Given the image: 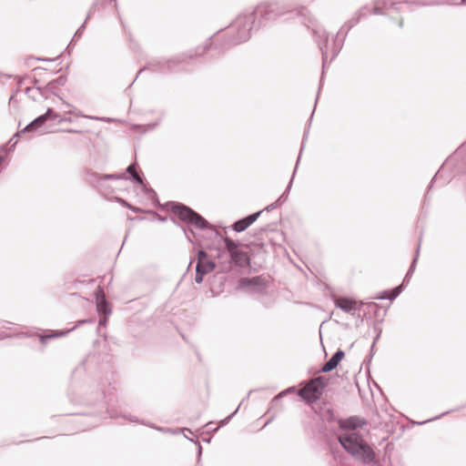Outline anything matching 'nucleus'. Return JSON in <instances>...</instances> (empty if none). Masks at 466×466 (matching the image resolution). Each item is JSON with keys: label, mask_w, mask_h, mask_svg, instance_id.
<instances>
[{"label": "nucleus", "mask_w": 466, "mask_h": 466, "mask_svg": "<svg viewBox=\"0 0 466 466\" xmlns=\"http://www.w3.org/2000/svg\"><path fill=\"white\" fill-rule=\"evenodd\" d=\"M288 12L289 10L278 2L260 4L253 12L248 15H240L233 21L229 27V32L233 35L219 46L217 45L213 46V42H211L206 44L203 47H198L195 54H183L168 60L150 62L147 66L138 71L136 78L146 69H151L154 72L161 74L172 73L177 71L178 66L185 63L187 58L219 55L231 46L248 41L251 36L252 30L259 29L268 22L275 20L277 17Z\"/></svg>", "instance_id": "obj_1"}, {"label": "nucleus", "mask_w": 466, "mask_h": 466, "mask_svg": "<svg viewBox=\"0 0 466 466\" xmlns=\"http://www.w3.org/2000/svg\"><path fill=\"white\" fill-rule=\"evenodd\" d=\"M408 2H393L392 0H375L374 6L370 9L368 6H363L350 19L338 32L335 39L333 40L332 46L330 49L331 56L329 63L338 56L342 48L343 38L345 37L348 31L356 25L361 18L366 17L370 14L374 15H385V11L393 10L400 12L404 6H408ZM314 35L318 38V45L322 55V74L327 67L329 62V36L325 29L323 28H313Z\"/></svg>", "instance_id": "obj_2"}, {"label": "nucleus", "mask_w": 466, "mask_h": 466, "mask_svg": "<svg viewBox=\"0 0 466 466\" xmlns=\"http://www.w3.org/2000/svg\"><path fill=\"white\" fill-rule=\"evenodd\" d=\"M338 441L342 448L355 460L364 465L380 466L376 460V453L363 437L351 431L338 436Z\"/></svg>", "instance_id": "obj_3"}, {"label": "nucleus", "mask_w": 466, "mask_h": 466, "mask_svg": "<svg viewBox=\"0 0 466 466\" xmlns=\"http://www.w3.org/2000/svg\"><path fill=\"white\" fill-rule=\"evenodd\" d=\"M165 207L170 210L179 221L188 226H194L198 229H210L218 235V231L213 225L188 206L180 202L168 201L165 204Z\"/></svg>", "instance_id": "obj_4"}, {"label": "nucleus", "mask_w": 466, "mask_h": 466, "mask_svg": "<svg viewBox=\"0 0 466 466\" xmlns=\"http://www.w3.org/2000/svg\"><path fill=\"white\" fill-rule=\"evenodd\" d=\"M328 384L324 376H318L310 380L303 388L299 390V397L308 404L315 405L320 399L323 390Z\"/></svg>", "instance_id": "obj_5"}, {"label": "nucleus", "mask_w": 466, "mask_h": 466, "mask_svg": "<svg viewBox=\"0 0 466 466\" xmlns=\"http://www.w3.org/2000/svg\"><path fill=\"white\" fill-rule=\"evenodd\" d=\"M86 183L95 187L102 195L108 198L113 190H107L104 188L105 180L108 179H127L126 174H110L101 176L96 172L88 171L85 177Z\"/></svg>", "instance_id": "obj_6"}, {"label": "nucleus", "mask_w": 466, "mask_h": 466, "mask_svg": "<svg viewBox=\"0 0 466 466\" xmlns=\"http://www.w3.org/2000/svg\"><path fill=\"white\" fill-rule=\"evenodd\" d=\"M225 248L230 256L231 261L239 267L249 265V257L247 252L239 249V245L228 237L224 238Z\"/></svg>", "instance_id": "obj_7"}, {"label": "nucleus", "mask_w": 466, "mask_h": 466, "mask_svg": "<svg viewBox=\"0 0 466 466\" xmlns=\"http://www.w3.org/2000/svg\"><path fill=\"white\" fill-rule=\"evenodd\" d=\"M216 268V263L208 258V253L204 249L198 251V262L196 265L195 281L200 284L203 278L208 273L212 272Z\"/></svg>", "instance_id": "obj_8"}, {"label": "nucleus", "mask_w": 466, "mask_h": 466, "mask_svg": "<svg viewBox=\"0 0 466 466\" xmlns=\"http://www.w3.org/2000/svg\"><path fill=\"white\" fill-rule=\"evenodd\" d=\"M312 409L322 420H326L329 422H332L335 420L338 421L339 418H337L335 411L333 410L329 403L326 401H323L321 403H316L315 405L312 406Z\"/></svg>", "instance_id": "obj_9"}, {"label": "nucleus", "mask_w": 466, "mask_h": 466, "mask_svg": "<svg viewBox=\"0 0 466 466\" xmlns=\"http://www.w3.org/2000/svg\"><path fill=\"white\" fill-rule=\"evenodd\" d=\"M463 153L464 146L455 151L446 161V165L455 166L457 173H466V157L463 156Z\"/></svg>", "instance_id": "obj_10"}, {"label": "nucleus", "mask_w": 466, "mask_h": 466, "mask_svg": "<svg viewBox=\"0 0 466 466\" xmlns=\"http://www.w3.org/2000/svg\"><path fill=\"white\" fill-rule=\"evenodd\" d=\"M267 286L266 279L261 276L252 278H241L239 280L240 288L252 287L255 292H261Z\"/></svg>", "instance_id": "obj_11"}, {"label": "nucleus", "mask_w": 466, "mask_h": 466, "mask_svg": "<svg viewBox=\"0 0 466 466\" xmlns=\"http://www.w3.org/2000/svg\"><path fill=\"white\" fill-rule=\"evenodd\" d=\"M366 420L364 419H360L358 416H350L347 419H338L339 427L341 430L346 431H355L358 428H361L366 425Z\"/></svg>", "instance_id": "obj_12"}, {"label": "nucleus", "mask_w": 466, "mask_h": 466, "mask_svg": "<svg viewBox=\"0 0 466 466\" xmlns=\"http://www.w3.org/2000/svg\"><path fill=\"white\" fill-rule=\"evenodd\" d=\"M46 123L45 117L42 116L35 118L31 123H29L26 127H25L20 132H17L14 137L10 139V142H13V146L17 143V138L20 137V134L30 133L38 130L40 127L44 126Z\"/></svg>", "instance_id": "obj_13"}, {"label": "nucleus", "mask_w": 466, "mask_h": 466, "mask_svg": "<svg viewBox=\"0 0 466 466\" xmlns=\"http://www.w3.org/2000/svg\"><path fill=\"white\" fill-rule=\"evenodd\" d=\"M334 304L337 308L347 313L360 309V308L357 306L356 300L348 297L335 298Z\"/></svg>", "instance_id": "obj_14"}, {"label": "nucleus", "mask_w": 466, "mask_h": 466, "mask_svg": "<svg viewBox=\"0 0 466 466\" xmlns=\"http://www.w3.org/2000/svg\"><path fill=\"white\" fill-rule=\"evenodd\" d=\"M345 353L342 350H338L332 357L324 363V365L320 368L319 372L327 373L333 370H335L339 363L343 360Z\"/></svg>", "instance_id": "obj_15"}, {"label": "nucleus", "mask_w": 466, "mask_h": 466, "mask_svg": "<svg viewBox=\"0 0 466 466\" xmlns=\"http://www.w3.org/2000/svg\"><path fill=\"white\" fill-rule=\"evenodd\" d=\"M96 309L99 314L107 317L111 313V308L107 300L106 299V296L104 291L99 289L96 292Z\"/></svg>", "instance_id": "obj_16"}, {"label": "nucleus", "mask_w": 466, "mask_h": 466, "mask_svg": "<svg viewBox=\"0 0 466 466\" xmlns=\"http://www.w3.org/2000/svg\"><path fill=\"white\" fill-rule=\"evenodd\" d=\"M66 82V77L64 76H58L56 79L50 81L45 87L37 86L38 92L44 96L46 92H50L56 95V90L59 86H64Z\"/></svg>", "instance_id": "obj_17"}, {"label": "nucleus", "mask_w": 466, "mask_h": 466, "mask_svg": "<svg viewBox=\"0 0 466 466\" xmlns=\"http://www.w3.org/2000/svg\"><path fill=\"white\" fill-rule=\"evenodd\" d=\"M127 177V179L139 184L141 186H145L144 178L142 174L137 171V162L131 163L126 169L124 173Z\"/></svg>", "instance_id": "obj_18"}, {"label": "nucleus", "mask_w": 466, "mask_h": 466, "mask_svg": "<svg viewBox=\"0 0 466 466\" xmlns=\"http://www.w3.org/2000/svg\"><path fill=\"white\" fill-rule=\"evenodd\" d=\"M85 323H94V319H86L78 320L77 324L76 326H74L72 329H66L65 331H56V332H54V333H52L50 335H46V336H41L40 340H41V342L45 343L47 339H50L52 338H58V337L66 336L70 331L74 330L76 327L83 325Z\"/></svg>", "instance_id": "obj_19"}, {"label": "nucleus", "mask_w": 466, "mask_h": 466, "mask_svg": "<svg viewBox=\"0 0 466 466\" xmlns=\"http://www.w3.org/2000/svg\"><path fill=\"white\" fill-rule=\"evenodd\" d=\"M402 289H403V284L395 287L391 290L383 291L381 293V295L378 297V299L393 300L400 294Z\"/></svg>", "instance_id": "obj_20"}, {"label": "nucleus", "mask_w": 466, "mask_h": 466, "mask_svg": "<svg viewBox=\"0 0 466 466\" xmlns=\"http://www.w3.org/2000/svg\"><path fill=\"white\" fill-rule=\"evenodd\" d=\"M293 391H294V388L290 387V388L287 389L286 390L279 392L277 396H275L270 402V408L268 409V413H270L271 410H273L274 409H277V410H280L281 407H279V408L278 407L280 399L283 396H285L287 393L293 392Z\"/></svg>", "instance_id": "obj_21"}, {"label": "nucleus", "mask_w": 466, "mask_h": 466, "mask_svg": "<svg viewBox=\"0 0 466 466\" xmlns=\"http://www.w3.org/2000/svg\"><path fill=\"white\" fill-rule=\"evenodd\" d=\"M170 219L172 220V222L177 225V227H180L181 229L183 230L187 239L193 243V239H192V236H195V232L193 231L192 228H190L189 227H184V226H181V224L175 218H170Z\"/></svg>", "instance_id": "obj_22"}, {"label": "nucleus", "mask_w": 466, "mask_h": 466, "mask_svg": "<svg viewBox=\"0 0 466 466\" xmlns=\"http://www.w3.org/2000/svg\"><path fill=\"white\" fill-rule=\"evenodd\" d=\"M248 227H249V225L248 224L246 218H243L241 219L237 220L232 225V229L236 232H242V231L246 230Z\"/></svg>", "instance_id": "obj_23"}, {"label": "nucleus", "mask_w": 466, "mask_h": 466, "mask_svg": "<svg viewBox=\"0 0 466 466\" xmlns=\"http://www.w3.org/2000/svg\"><path fill=\"white\" fill-rule=\"evenodd\" d=\"M96 5V3L93 4V5L91 6V8L89 10V13H88V15H87L86 20H87L89 18V16H90V14L95 11ZM86 21H85L84 24L76 30V32L75 33V35L73 36L72 41H74L75 39H78L81 36V35L83 33V29H84V27L86 25Z\"/></svg>", "instance_id": "obj_24"}, {"label": "nucleus", "mask_w": 466, "mask_h": 466, "mask_svg": "<svg viewBox=\"0 0 466 466\" xmlns=\"http://www.w3.org/2000/svg\"><path fill=\"white\" fill-rule=\"evenodd\" d=\"M292 181H293V177L290 179L286 190L284 191V193L276 200V203L278 204V206H281L284 202H286L287 200V198H288V194L290 190V187H291V184H292Z\"/></svg>", "instance_id": "obj_25"}, {"label": "nucleus", "mask_w": 466, "mask_h": 466, "mask_svg": "<svg viewBox=\"0 0 466 466\" xmlns=\"http://www.w3.org/2000/svg\"><path fill=\"white\" fill-rule=\"evenodd\" d=\"M292 181H293V177L290 179L286 190L284 191V193L276 200V203L278 204V206H281L284 202H286L287 200V198H288V194L290 190V187H291V184H292Z\"/></svg>", "instance_id": "obj_26"}, {"label": "nucleus", "mask_w": 466, "mask_h": 466, "mask_svg": "<svg viewBox=\"0 0 466 466\" xmlns=\"http://www.w3.org/2000/svg\"><path fill=\"white\" fill-rule=\"evenodd\" d=\"M292 181H293V177L290 179L286 190L284 191V193L276 200V203L278 204V206H281L284 202H286L287 200V198H288V194L290 190V187H291V184H292Z\"/></svg>", "instance_id": "obj_27"}, {"label": "nucleus", "mask_w": 466, "mask_h": 466, "mask_svg": "<svg viewBox=\"0 0 466 466\" xmlns=\"http://www.w3.org/2000/svg\"><path fill=\"white\" fill-rule=\"evenodd\" d=\"M292 181H293V177L290 179L286 190L284 191V193L276 200V203L278 204V206H281L284 202H286L287 200V198H288V194L290 190V187H291V184H292Z\"/></svg>", "instance_id": "obj_28"}, {"label": "nucleus", "mask_w": 466, "mask_h": 466, "mask_svg": "<svg viewBox=\"0 0 466 466\" xmlns=\"http://www.w3.org/2000/svg\"><path fill=\"white\" fill-rule=\"evenodd\" d=\"M41 116L45 117L46 122L48 120H56L57 118L60 117V116L57 113H56L52 108H47L46 112Z\"/></svg>", "instance_id": "obj_29"}, {"label": "nucleus", "mask_w": 466, "mask_h": 466, "mask_svg": "<svg viewBox=\"0 0 466 466\" xmlns=\"http://www.w3.org/2000/svg\"><path fill=\"white\" fill-rule=\"evenodd\" d=\"M263 212V210H259L256 213H253V214H250L247 217H245L248 224L250 226L251 224H253L258 218L259 216L261 215V213Z\"/></svg>", "instance_id": "obj_30"}, {"label": "nucleus", "mask_w": 466, "mask_h": 466, "mask_svg": "<svg viewBox=\"0 0 466 466\" xmlns=\"http://www.w3.org/2000/svg\"><path fill=\"white\" fill-rule=\"evenodd\" d=\"M238 410V408H237L236 410L234 412H232L230 415H228L227 418H225L224 420H220L218 427L213 429L212 431H217L219 427H223L226 424H228L230 421V420L232 419V417L237 413Z\"/></svg>", "instance_id": "obj_31"}, {"label": "nucleus", "mask_w": 466, "mask_h": 466, "mask_svg": "<svg viewBox=\"0 0 466 466\" xmlns=\"http://www.w3.org/2000/svg\"><path fill=\"white\" fill-rule=\"evenodd\" d=\"M420 244L418 245V248L416 249L415 258H413L411 265L410 266V268H409L410 272H414V270H415L418 256L420 253Z\"/></svg>", "instance_id": "obj_32"}, {"label": "nucleus", "mask_w": 466, "mask_h": 466, "mask_svg": "<svg viewBox=\"0 0 466 466\" xmlns=\"http://www.w3.org/2000/svg\"><path fill=\"white\" fill-rule=\"evenodd\" d=\"M367 306H368L369 311H373V314L375 316L378 315V313H377V309H379L378 304H376L374 302H370V303H368Z\"/></svg>", "instance_id": "obj_33"}, {"label": "nucleus", "mask_w": 466, "mask_h": 466, "mask_svg": "<svg viewBox=\"0 0 466 466\" xmlns=\"http://www.w3.org/2000/svg\"><path fill=\"white\" fill-rule=\"evenodd\" d=\"M116 201L121 204L123 207L127 208H129L130 205L127 201H126L125 199L123 198H116Z\"/></svg>", "instance_id": "obj_34"}, {"label": "nucleus", "mask_w": 466, "mask_h": 466, "mask_svg": "<svg viewBox=\"0 0 466 466\" xmlns=\"http://www.w3.org/2000/svg\"><path fill=\"white\" fill-rule=\"evenodd\" d=\"M278 207H279V206H278V204H277V203H276V201H275L274 203H271L270 205L267 206V207L263 209V211H264V210H266V211L269 212V211H271V210H273V209L277 208Z\"/></svg>", "instance_id": "obj_35"}, {"label": "nucleus", "mask_w": 466, "mask_h": 466, "mask_svg": "<svg viewBox=\"0 0 466 466\" xmlns=\"http://www.w3.org/2000/svg\"><path fill=\"white\" fill-rule=\"evenodd\" d=\"M147 213H151V214H154L157 217L158 220L161 221V222H164V221H167V217H161L160 215L157 214L156 212L154 211H147Z\"/></svg>", "instance_id": "obj_36"}, {"label": "nucleus", "mask_w": 466, "mask_h": 466, "mask_svg": "<svg viewBox=\"0 0 466 466\" xmlns=\"http://www.w3.org/2000/svg\"><path fill=\"white\" fill-rule=\"evenodd\" d=\"M443 170V166L441 167V169H439V171L435 174V176L432 177L431 181V185L429 187V189L431 188V185L433 184V182L438 178V176L441 174V172Z\"/></svg>", "instance_id": "obj_37"}, {"label": "nucleus", "mask_w": 466, "mask_h": 466, "mask_svg": "<svg viewBox=\"0 0 466 466\" xmlns=\"http://www.w3.org/2000/svg\"><path fill=\"white\" fill-rule=\"evenodd\" d=\"M130 210H132L133 212L135 213H141V212H145L142 208H137V207H135V206H132L130 205L129 208Z\"/></svg>", "instance_id": "obj_38"}, {"label": "nucleus", "mask_w": 466, "mask_h": 466, "mask_svg": "<svg viewBox=\"0 0 466 466\" xmlns=\"http://www.w3.org/2000/svg\"><path fill=\"white\" fill-rule=\"evenodd\" d=\"M380 338V333L376 336V338L374 339L373 340V343H372V346H371V350H370V358L372 357V354H373V350H374V347H375V343L376 341L379 339Z\"/></svg>", "instance_id": "obj_39"}, {"label": "nucleus", "mask_w": 466, "mask_h": 466, "mask_svg": "<svg viewBox=\"0 0 466 466\" xmlns=\"http://www.w3.org/2000/svg\"><path fill=\"white\" fill-rule=\"evenodd\" d=\"M71 121H72V120H71V118H70V117H61V116H60L57 122H58V123H62V122H71Z\"/></svg>", "instance_id": "obj_40"}, {"label": "nucleus", "mask_w": 466, "mask_h": 466, "mask_svg": "<svg viewBox=\"0 0 466 466\" xmlns=\"http://www.w3.org/2000/svg\"><path fill=\"white\" fill-rule=\"evenodd\" d=\"M412 273H413V272H410V270H408L407 274H406V275H405V277H404L403 283H404V282H406V281H407V282L409 281V279H410V278L411 277Z\"/></svg>", "instance_id": "obj_41"}, {"label": "nucleus", "mask_w": 466, "mask_h": 466, "mask_svg": "<svg viewBox=\"0 0 466 466\" xmlns=\"http://www.w3.org/2000/svg\"><path fill=\"white\" fill-rule=\"evenodd\" d=\"M104 188H105V189H107V190H113V189L111 188V187H109V186L106 184V180H105Z\"/></svg>", "instance_id": "obj_42"}, {"label": "nucleus", "mask_w": 466, "mask_h": 466, "mask_svg": "<svg viewBox=\"0 0 466 466\" xmlns=\"http://www.w3.org/2000/svg\"><path fill=\"white\" fill-rule=\"evenodd\" d=\"M32 90H33V88H32V87H26V88L25 89V94H27V95H29V94H30V92H31Z\"/></svg>", "instance_id": "obj_43"}, {"label": "nucleus", "mask_w": 466, "mask_h": 466, "mask_svg": "<svg viewBox=\"0 0 466 466\" xmlns=\"http://www.w3.org/2000/svg\"><path fill=\"white\" fill-rule=\"evenodd\" d=\"M303 148H304V142H302L301 148H300V153H299V157H298L297 164H298V163H299V161L300 154H301V151L303 150Z\"/></svg>", "instance_id": "obj_44"}, {"label": "nucleus", "mask_w": 466, "mask_h": 466, "mask_svg": "<svg viewBox=\"0 0 466 466\" xmlns=\"http://www.w3.org/2000/svg\"><path fill=\"white\" fill-rule=\"evenodd\" d=\"M212 424H213L212 422H208V423L206 424V427L208 428V431H211V429H212V426H211V425H212Z\"/></svg>", "instance_id": "obj_45"}, {"label": "nucleus", "mask_w": 466, "mask_h": 466, "mask_svg": "<svg viewBox=\"0 0 466 466\" xmlns=\"http://www.w3.org/2000/svg\"><path fill=\"white\" fill-rule=\"evenodd\" d=\"M106 323V318L104 319L99 320V325H104Z\"/></svg>", "instance_id": "obj_46"}, {"label": "nucleus", "mask_w": 466, "mask_h": 466, "mask_svg": "<svg viewBox=\"0 0 466 466\" xmlns=\"http://www.w3.org/2000/svg\"><path fill=\"white\" fill-rule=\"evenodd\" d=\"M33 83L34 85H36L38 83V80L36 78H34Z\"/></svg>", "instance_id": "obj_47"}, {"label": "nucleus", "mask_w": 466, "mask_h": 466, "mask_svg": "<svg viewBox=\"0 0 466 466\" xmlns=\"http://www.w3.org/2000/svg\"><path fill=\"white\" fill-rule=\"evenodd\" d=\"M22 83H23V80H22V79H20V80L18 81V83H17L18 86H20L22 85Z\"/></svg>", "instance_id": "obj_48"}, {"label": "nucleus", "mask_w": 466, "mask_h": 466, "mask_svg": "<svg viewBox=\"0 0 466 466\" xmlns=\"http://www.w3.org/2000/svg\"><path fill=\"white\" fill-rule=\"evenodd\" d=\"M14 97H15V95H12V96H10V98H9V102H11V101L14 99Z\"/></svg>", "instance_id": "obj_49"}, {"label": "nucleus", "mask_w": 466, "mask_h": 466, "mask_svg": "<svg viewBox=\"0 0 466 466\" xmlns=\"http://www.w3.org/2000/svg\"><path fill=\"white\" fill-rule=\"evenodd\" d=\"M305 11V8H302L301 11H299V14L303 15V12Z\"/></svg>", "instance_id": "obj_50"}, {"label": "nucleus", "mask_w": 466, "mask_h": 466, "mask_svg": "<svg viewBox=\"0 0 466 466\" xmlns=\"http://www.w3.org/2000/svg\"><path fill=\"white\" fill-rule=\"evenodd\" d=\"M41 69H42L41 67H35V68L34 69V71H37V70H41Z\"/></svg>", "instance_id": "obj_51"}, {"label": "nucleus", "mask_w": 466, "mask_h": 466, "mask_svg": "<svg viewBox=\"0 0 466 466\" xmlns=\"http://www.w3.org/2000/svg\"><path fill=\"white\" fill-rule=\"evenodd\" d=\"M461 3L466 5V0H461Z\"/></svg>", "instance_id": "obj_52"}, {"label": "nucleus", "mask_w": 466, "mask_h": 466, "mask_svg": "<svg viewBox=\"0 0 466 466\" xmlns=\"http://www.w3.org/2000/svg\"><path fill=\"white\" fill-rule=\"evenodd\" d=\"M193 261H194V258H191L190 262H189V266L193 263Z\"/></svg>", "instance_id": "obj_53"}, {"label": "nucleus", "mask_w": 466, "mask_h": 466, "mask_svg": "<svg viewBox=\"0 0 466 466\" xmlns=\"http://www.w3.org/2000/svg\"><path fill=\"white\" fill-rule=\"evenodd\" d=\"M184 431H189L190 433H192L189 429H184Z\"/></svg>", "instance_id": "obj_54"}, {"label": "nucleus", "mask_w": 466, "mask_h": 466, "mask_svg": "<svg viewBox=\"0 0 466 466\" xmlns=\"http://www.w3.org/2000/svg\"><path fill=\"white\" fill-rule=\"evenodd\" d=\"M402 25H403V22H402V21H400V26H402Z\"/></svg>", "instance_id": "obj_55"}, {"label": "nucleus", "mask_w": 466, "mask_h": 466, "mask_svg": "<svg viewBox=\"0 0 466 466\" xmlns=\"http://www.w3.org/2000/svg\"><path fill=\"white\" fill-rule=\"evenodd\" d=\"M68 131L69 132H76V130H72V129H69Z\"/></svg>", "instance_id": "obj_56"}, {"label": "nucleus", "mask_w": 466, "mask_h": 466, "mask_svg": "<svg viewBox=\"0 0 466 466\" xmlns=\"http://www.w3.org/2000/svg\"><path fill=\"white\" fill-rule=\"evenodd\" d=\"M296 171H297V167L294 168V172H296ZM294 174H295V173H293V175H294Z\"/></svg>", "instance_id": "obj_57"}]
</instances>
